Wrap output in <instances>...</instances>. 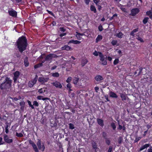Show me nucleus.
Segmentation results:
<instances>
[{
	"instance_id": "2f4dec72",
	"label": "nucleus",
	"mask_w": 152,
	"mask_h": 152,
	"mask_svg": "<svg viewBox=\"0 0 152 152\" xmlns=\"http://www.w3.org/2000/svg\"><path fill=\"white\" fill-rule=\"evenodd\" d=\"M27 102L29 106L30 107H31L32 109H34V107L33 105L31 104V102L30 101L28 100Z\"/></svg>"
},
{
	"instance_id": "de8ad7c7",
	"label": "nucleus",
	"mask_w": 152,
	"mask_h": 152,
	"mask_svg": "<svg viewBox=\"0 0 152 152\" xmlns=\"http://www.w3.org/2000/svg\"><path fill=\"white\" fill-rule=\"evenodd\" d=\"M15 54L18 58L20 56V55L18 52H17L15 53Z\"/></svg>"
},
{
	"instance_id": "f03ea898",
	"label": "nucleus",
	"mask_w": 152,
	"mask_h": 152,
	"mask_svg": "<svg viewBox=\"0 0 152 152\" xmlns=\"http://www.w3.org/2000/svg\"><path fill=\"white\" fill-rule=\"evenodd\" d=\"M12 80L8 77H6L4 83H2L0 86L1 90H8L11 87V86Z\"/></svg>"
},
{
	"instance_id": "4c0bfd02",
	"label": "nucleus",
	"mask_w": 152,
	"mask_h": 152,
	"mask_svg": "<svg viewBox=\"0 0 152 152\" xmlns=\"http://www.w3.org/2000/svg\"><path fill=\"white\" fill-rule=\"evenodd\" d=\"M92 145L93 148L95 149H96V148H97V145L95 142H94V143H92Z\"/></svg>"
},
{
	"instance_id": "69168bd1",
	"label": "nucleus",
	"mask_w": 152,
	"mask_h": 152,
	"mask_svg": "<svg viewBox=\"0 0 152 152\" xmlns=\"http://www.w3.org/2000/svg\"><path fill=\"white\" fill-rule=\"evenodd\" d=\"M40 93H42L43 92V89L42 88L40 89L38 91Z\"/></svg>"
},
{
	"instance_id": "9b49d317",
	"label": "nucleus",
	"mask_w": 152,
	"mask_h": 152,
	"mask_svg": "<svg viewBox=\"0 0 152 152\" xmlns=\"http://www.w3.org/2000/svg\"><path fill=\"white\" fill-rule=\"evenodd\" d=\"M49 79L47 77H39L38 79V81L42 83L47 82Z\"/></svg>"
},
{
	"instance_id": "052dcab7",
	"label": "nucleus",
	"mask_w": 152,
	"mask_h": 152,
	"mask_svg": "<svg viewBox=\"0 0 152 152\" xmlns=\"http://www.w3.org/2000/svg\"><path fill=\"white\" fill-rule=\"evenodd\" d=\"M77 34L76 36L78 35L79 37H80L81 36H82L83 35V34H80L78 32H76Z\"/></svg>"
},
{
	"instance_id": "f257e3e1",
	"label": "nucleus",
	"mask_w": 152,
	"mask_h": 152,
	"mask_svg": "<svg viewBox=\"0 0 152 152\" xmlns=\"http://www.w3.org/2000/svg\"><path fill=\"white\" fill-rule=\"evenodd\" d=\"M27 45L26 39V37L23 36L20 37L17 41V46L19 51L21 53L25 50Z\"/></svg>"
},
{
	"instance_id": "6e6d98bb",
	"label": "nucleus",
	"mask_w": 152,
	"mask_h": 152,
	"mask_svg": "<svg viewBox=\"0 0 152 152\" xmlns=\"http://www.w3.org/2000/svg\"><path fill=\"white\" fill-rule=\"evenodd\" d=\"M66 86L67 88H71L72 87L71 84L69 83L68 84H67Z\"/></svg>"
},
{
	"instance_id": "09e8293b",
	"label": "nucleus",
	"mask_w": 152,
	"mask_h": 152,
	"mask_svg": "<svg viewBox=\"0 0 152 152\" xmlns=\"http://www.w3.org/2000/svg\"><path fill=\"white\" fill-rule=\"evenodd\" d=\"M99 56L100 58H101L104 57V56L103 55L101 52H99Z\"/></svg>"
},
{
	"instance_id": "72a5a7b5",
	"label": "nucleus",
	"mask_w": 152,
	"mask_h": 152,
	"mask_svg": "<svg viewBox=\"0 0 152 152\" xmlns=\"http://www.w3.org/2000/svg\"><path fill=\"white\" fill-rule=\"evenodd\" d=\"M102 136L103 137L104 139H106L107 138V133L105 132H103L102 133Z\"/></svg>"
},
{
	"instance_id": "1a4fd4ad",
	"label": "nucleus",
	"mask_w": 152,
	"mask_h": 152,
	"mask_svg": "<svg viewBox=\"0 0 152 152\" xmlns=\"http://www.w3.org/2000/svg\"><path fill=\"white\" fill-rule=\"evenodd\" d=\"M76 76L75 77H74L73 79V83L75 85H77V84L79 85L80 86H81V83L80 84L79 82V78L77 76V77Z\"/></svg>"
},
{
	"instance_id": "a211bd4d",
	"label": "nucleus",
	"mask_w": 152,
	"mask_h": 152,
	"mask_svg": "<svg viewBox=\"0 0 152 152\" xmlns=\"http://www.w3.org/2000/svg\"><path fill=\"white\" fill-rule=\"evenodd\" d=\"M150 146V144H145L140 148V151H141L145 148H147L148 147H149Z\"/></svg>"
},
{
	"instance_id": "6e6552de",
	"label": "nucleus",
	"mask_w": 152,
	"mask_h": 152,
	"mask_svg": "<svg viewBox=\"0 0 152 152\" xmlns=\"http://www.w3.org/2000/svg\"><path fill=\"white\" fill-rule=\"evenodd\" d=\"M37 75H36V77L34 78V79L32 81H30L28 83V86L30 88L33 87L34 85L36 84L37 81Z\"/></svg>"
},
{
	"instance_id": "4d7b16f0",
	"label": "nucleus",
	"mask_w": 152,
	"mask_h": 152,
	"mask_svg": "<svg viewBox=\"0 0 152 152\" xmlns=\"http://www.w3.org/2000/svg\"><path fill=\"white\" fill-rule=\"evenodd\" d=\"M47 11L48 12V13H49V14H50L51 15H52L53 16H54V15L53 14V13L52 12H51L50 11H49L48 10H47Z\"/></svg>"
},
{
	"instance_id": "13d9d810",
	"label": "nucleus",
	"mask_w": 152,
	"mask_h": 152,
	"mask_svg": "<svg viewBox=\"0 0 152 152\" xmlns=\"http://www.w3.org/2000/svg\"><path fill=\"white\" fill-rule=\"evenodd\" d=\"M105 98L107 100V101L109 102L110 100L108 99V96L107 95H106L104 96Z\"/></svg>"
},
{
	"instance_id": "5fc2aeb1",
	"label": "nucleus",
	"mask_w": 152,
	"mask_h": 152,
	"mask_svg": "<svg viewBox=\"0 0 152 152\" xmlns=\"http://www.w3.org/2000/svg\"><path fill=\"white\" fill-rule=\"evenodd\" d=\"M2 138L1 137H0V145L3 144L4 143V142H2Z\"/></svg>"
},
{
	"instance_id": "4468645a",
	"label": "nucleus",
	"mask_w": 152,
	"mask_h": 152,
	"mask_svg": "<svg viewBox=\"0 0 152 152\" xmlns=\"http://www.w3.org/2000/svg\"><path fill=\"white\" fill-rule=\"evenodd\" d=\"M95 79L97 82H100L104 80V78L102 76L98 75H96L94 77Z\"/></svg>"
},
{
	"instance_id": "e433bc0d",
	"label": "nucleus",
	"mask_w": 152,
	"mask_h": 152,
	"mask_svg": "<svg viewBox=\"0 0 152 152\" xmlns=\"http://www.w3.org/2000/svg\"><path fill=\"white\" fill-rule=\"evenodd\" d=\"M111 126L114 130H115V129L116 126H115L114 123H112L111 124Z\"/></svg>"
},
{
	"instance_id": "e2e57ef3",
	"label": "nucleus",
	"mask_w": 152,
	"mask_h": 152,
	"mask_svg": "<svg viewBox=\"0 0 152 152\" xmlns=\"http://www.w3.org/2000/svg\"><path fill=\"white\" fill-rule=\"evenodd\" d=\"M93 1L96 5H97V3H98L99 1L98 0H93Z\"/></svg>"
},
{
	"instance_id": "a18cd8bd",
	"label": "nucleus",
	"mask_w": 152,
	"mask_h": 152,
	"mask_svg": "<svg viewBox=\"0 0 152 152\" xmlns=\"http://www.w3.org/2000/svg\"><path fill=\"white\" fill-rule=\"evenodd\" d=\"M123 140V138H122L120 137H119L118 139V143L119 144H121L122 142V141Z\"/></svg>"
},
{
	"instance_id": "423d86ee",
	"label": "nucleus",
	"mask_w": 152,
	"mask_h": 152,
	"mask_svg": "<svg viewBox=\"0 0 152 152\" xmlns=\"http://www.w3.org/2000/svg\"><path fill=\"white\" fill-rule=\"evenodd\" d=\"M29 144L31 145L35 152H39V150L38 149L37 145L32 140H29Z\"/></svg>"
},
{
	"instance_id": "f8f14e48",
	"label": "nucleus",
	"mask_w": 152,
	"mask_h": 152,
	"mask_svg": "<svg viewBox=\"0 0 152 152\" xmlns=\"http://www.w3.org/2000/svg\"><path fill=\"white\" fill-rule=\"evenodd\" d=\"M8 13L9 15L11 16L14 17H15L17 16V12L13 10H9L8 11Z\"/></svg>"
},
{
	"instance_id": "dca6fc26",
	"label": "nucleus",
	"mask_w": 152,
	"mask_h": 152,
	"mask_svg": "<svg viewBox=\"0 0 152 152\" xmlns=\"http://www.w3.org/2000/svg\"><path fill=\"white\" fill-rule=\"evenodd\" d=\"M97 121L98 124L101 126L103 127L104 125L103 123V121L100 118H97Z\"/></svg>"
},
{
	"instance_id": "c756f323",
	"label": "nucleus",
	"mask_w": 152,
	"mask_h": 152,
	"mask_svg": "<svg viewBox=\"0 0 152 152\" xmlns=\"http://www.w3.org/2000/svg\"><path fill=\"white\" fill-rule=\"evenodd\" d=\"M149 18L148 17H145L143 20L142 22L144 24H146L148 22Z\"/></svg>"
},
{
	"instance_id": "cd10ccee",
	"label": "nucleus",
	"mask_w": 152,
	"mask_h": 152,
	"mask_svg": "<svg viewBox=\"0 0 152 152\" xmlns=\"http://www.w3.org/2000/svg\"><path fill=\"white\" fill-rule=\"evenodd\" d=\"M123 35L122 33L120 32L117 34L116 36L119 38H121L122 37Z\"/></svg>"
},
{
	"instance_id": "c03bdc74",
	"label": "nucleus",
	"mask_w": 152,
	"mask_h": 152,
	"mask_svg": "<svg viewBox=\"0 0 152 152\" xmlns=\"http://www.w3.org/2000/svg\"><path fill=\"white\" fill-rule=\"evenodd\" d=\"M33 105L38 107L39 106V104L37 101H35L33 102Z\"/></svg>"
},
{
	"instance_id": "a19ab883",
	"label": "nucleus",
	"mask_w": 152,
	"mask_h": 152,
	"mask_svg": "<svg viewBox=\"0 0 152 152\" xmlns=\"http://www.w3.org/2000/svg\"><path fill=\"white\" fill-rule=\"evenodd\" d=\"M8 124H7L5 127V132L7 134H8L9 132V130L8 129Z\"/></svg>"
},
{
	"instance_id": "bb28decb",
	"label": "nucleus",
	"mask_w": 152,
	"mask_h": 152,
	"mask_svg": "<svg viewBox=\"0 0 152 152\" xmlns=\"http://www.w3.org/2000/svg\"><path fill=\"white\" fill-rule=\"evenodd\" d=\"M105 142L106 144L109 145L110 143V141L109 138H107L105 139Z\"/></svg>"
},
{
	"instance_id": "864d4df0",
	"label": "nucleus",
	"mask_w": 152,
	"mask_h": 152,
	"mask_svg": "<svg viewBox=\"0 0 152 152\" xmlns=\"http://www.w3.org/2000/svg\"><path fill=\"white\" fill-rule=\"evenodd\" d=\"M98 29L99 31H101L103 30V28L102 26H99L98 27Z\"/></svg>"
},
{
	"instance_id": "412c9836",
	"label": "nucleus",
	"mask_w": 152,
	"mask_h": 152,
	"mask_svg": "<svg viewBox=\"0 0 152 152\" xmlns=\"http://www.w3.org/2000/svg\"><path fill=\"white\" fill-rule=\"evenodd\" d=\"M20 105L21 106L20 109L22 110L23 111L25 107V102L24 101H22L20 103Z\"/></svg>"
},
{
	"instance_id": "0eeeda50",
	"label": "nucleus",
	"mask_w": 152,
	"mask_h": 152,
	"mask_svg": "<svg viewBox=\"0 0 152 152\" xmlns=\"http://www.w3.org/2000/svg\"><path fill=\"white\" fill-rule=\"evenodd\" d=\"M4 139L6 143L10 144L13 142V140L12 139H9L8 136L6 134H4L3 136Z\"/></svg>"
},
{
	"instance_id": "8fccbe9b",
	"label": "nucleus",
	"mask_w": 152,
	"mask_h": 152,
	"mask_svg": "<svg viewBox=\"0 0 152 152\" xmlns=\"http://www.w3.org/2000/svg\"><path fill=\"white\" fill-rule=\"evenodd\" d=\"M113 149V147L112 146H110L108 152H111Z\"/></svg>"
},
{
	"instance_id": "473e14b6",
	"label": "nucleus",
	"mask_w": 152,
	"mask_h": 152,
	"mask_svg": "<svg viewBox=\"0 0 152 152\" xmlns=\"http://www.w3.org/2000/svg\"><path fill=\"white\" fill-rule=\"evenodd\" d=\"M42 66V63L39 64H38L35 65L34 66L35 69H37L40 66Z\"/></svg>"
},
{
	"instance_id": "37998d69",
	"label": "nucleus",
	"mask_w": 152,
	"mask_h": 152,
	"mask_svg": "<svg viewBox=\"0 0 152 152\" xmlns=\"http://www.w3.org/2000/svg\"><path fill=\"white\" fill-rule=\"evenodd\" d=\"M119 60L118 59H115L113 62L114 64L115 65L118 63Z\"/></svg>"
},
{
	"instance_id": "774afa93",
	"label": "nucleus",
	"mask_w": 152,
	"mask_h": 152,
	"mask_svg": "<svg viewBox=\"0 0 152 152\" xmlns=\"http://www.w3.org/2000/svg\"><path fill=\"white\" fill-rule=\"evenodd\" d=\"M42 96H37V99L39 100L42 99Z\"/></svg>"
},
{
	"instance_id": "f3484780",
	"label": "nucleus",
	"mask_w": 152,
	"mask_h": 152,
	"mask_svg": "<svg viewBox=\"0 0 152 152\" xmlns=\"http://www.w3.org/2000/svg\"><path fill=\"white\" fill-rule=\"evenodd\" d=\"M109 94L110 96V97L115 98L118 97V96L116 94L112 91H110V92Z\"/></svg>"
},
{
	"instance_id": "7ed1b4c3",
	"label": "nucleus",
	"mask_w": 152,
	"mask_h": 152,
	"mask_svg": "<svg viewBox=\"0 0 152 152\" xmlns=\"http://www.w3.org/2000/svg\"><path fill=\"white\" fill-rule=\"evenodd\" d=\"M37 145L38 147V149L41 151L42 152L44 151L45 149V146L44 143H41L40 140L38 139V141L37 143Z\"/></svg>"
},
{
	"instance_id": "7c9ffc66",
	"label": "nucleus",
	"mask_w": 152,
	"mask_h": 152,
	"mask_svg": "<svg viewBox=\"0 0 152 152\" xmlns=\"http://www.w3.org/2000/svg\"><path fill=\"white\" fill-rule=\"evenodd\" d=\"M111 44L113 45H117V46H118V45H117V41L116 40H113L111 42Z\"/></svg>"
},
{
	"instance_id": "603ef678",
	"label": "nucleus",
	"mask_w": 152,
	"mask_h": 152,
	"mask_svg": "<svg viewBox=\"0 0 152 152\" xmlns=\"http://www.w3.org/2000/svg\"><path fill=\"white\" fill-rule=\"evenodd\" d=\"M59 30L60 31L63 32H64L66 30L63 27L60 28Z\"/></svg>"
},
{
	"instance_id": "3c124183",
	"label": "nucleus",
	"mask_w": 152,
	"mask_h": 152,
	"mask_svg": "<svg viewBox=\"0 0 152 152\" xmlns=\"http://www.w3.org/2000/svg\"><path fill=\"white\" fill-rule=\"evenodd\" d=\"M151 12L150 11H148L146 12V14L147 15L149 16V17L150 16V15H151Z\"/></svg>"
},
{
	"instance_id": "f704fd0d",
	"label": "nucleus",
	"mask_w": 152,
	"mask_h": 152,
	"mask_svg": "<svg viewBox=\"0 0 152 152\" xmlns=\"http://www.w3.org/2000/svg\"><path fill=\"white\" fill-rule=\"evenodd\" d=\"M142 67H140L139 68V70H137V71H139V72H138V74L137 75V76L139 75H140L141 73H142Z\"/></svg>"
},
{
	"instance_id": "a878e982",
	"label": "nucleus",
	"mask_w": 152,
	"mask_h": 152,
	"mask_svg": "<svg viewBox=\"0 0 152 152\" xmlns=\"http://www.w3.org/2000/svg\"><path fill=\"white\" fill-rule=\"evenodd\" d=\"M90 9L91 11H94V13H95L96 12V9L95 7L93 5L91 6L90 7Z\"/></svg>"
},
{
	"instance_id": "58836bf2",
	"label": "nucleus",
	"mask_w": 152,
	"mask_h": 152,
	"mask_svg": "<svg viewBox=\"0 0 152 152\" xmlns=\"http://www.w3.org/2000/svg\"><path fill=\"white\" fill-rule=\"evenodd\" d=\"M137 39L138 40L140 41L141 42H144V41H143V39L140 37L139 36H138L137 38Z\"/></svg>"
},
{
	"instance_id": "393cba45",
	"label": "nucleus",
	"mask_w": 152,
	"mask_h": 152,
	"mask_svg": "<svg viewBox=\"0 0 152 152\" xmlns=\"http://www.w3.org/2000/svg\"><path fill=\"white\" fill-rule=\"evenodd\" d=\"M28 61L27 58L26 57L25 58L24 61L25 65L26 67L28 66L29 63Z\"/></svg>"
},
{
	"instance_id": "b1692460",
	"label": "nucleus",
	"mask_w": 152,
	"mask_h": 152,
	"mask_svg": "<svg viewBox=\"0 0 152 152\" xmlns=\"http://www.w3.org/2000/svg\"><path fill=\"white\" fill-rule=\"evenodd\" d=\"M102 36L100 35H99L96 39V42H98L99 41L102 39Z\"/></svg>"
},
{
	"instance_id": "ea45409f",
	"label": "nucleus",
	"mask_w": 152,
	"mask_h": 152,
	"mask_svg": "<svg viewBox=\"0 0 152 152\" xmlns=\"http://www.w3.org/2000/svg\"><path fill=\"white\" fill-rule=\"evenodd\" d=\"M72 80V77H69L67 78V79L66 80V82L67 83H69Z\"/></svg>"
},
{
	"instance_id": "ddd939ff",
	"label": "nucleus",
	"mask_w": 152,
	"mask_h": 152,
	"mask_svg": "<svg viewBox=\"0 0 152 152\" xmlns=\"http://www.w3.org/2000/svg\"><path fill=\"white\" fill-rule=\"evenodd\" d=\"M51 84L57 88H62V86L61 84L58 82L55 81V82L51 83Z\"/></svg>"
},
{
	"instance_id": "2eb2a0df",
	"label": "nucleus",
	"mask_w": 152,
	"mask_h": 152,
	"mask_svg": "<svg viewBox=\"0 0 152 152\" xmlns=\"http://www.w3.org/2000/svg\"><path fill=\"white\" fill-rule=\"evenodd\" d=\"M106 58L107 56L100 58V60L102 61L101 64L103 65H105L107 64Z\"/></svg>"
},
{
	"instance_id": "39448f33",
	"label": "nucleus",
	"mask_w": 152,
	"mask_h": 152,
	"mask_svg": "<svg viewBox=\"0 0 152 152\" xmlns=\"http://www.w3.org/2000/svg\"><path fill=\"white\" fill-rule=\"evenodd\" d=\"M140 12V10L139 8H136L133 9L131 10V13L130 15L132 16H134Z\"/></svg>"
},
{
	"instance_id": "9d476101",
	"label": "nucleus",
	"mask_w": 152,
	"mask_h": 152,
	"mask_svg": "<svg viewBox=\"0 0 152 152\" xmlns=\"http://www.w3.org/2000/svg\"><path fill=\"white\" fill-rule=\"evenodd\" d=\"M20 75V72L18 71H16L14 73L13 80L14 82H16Z\"/></svg>"
},
{
	"instance_id": "bf43d9fd",
	"label": "nucleus",
	"mask_w": 152,
	"mask_h": 152,
	"mask_svg": "<svg viewBox=\"0 0 152 152\" xmlns=\"http://www.w3.org/2000/svg\"><path fill=\"white\" fill-rule=\"evenodd\" d=\"M98 7V10L100 11L102 8V7L101 6L99 5L97 3V5H96Z\"/></svg>"
},
{
	"instance_id": "5701e85b",
	"label": "nucleus",
	"mask_w": 152,
	"mask_h": 152,
	"mask_svg": "<svg viewBox=\"0 0 152 152\" xmlns=\"http://www.w3.org/2000/svg\"><path fill=\"white\" fill-rule=\"evenodd\" d=\"M88 62V61L86 59H85L82 60L81 63V65L82 66H84Z\"/></svg>"
},
{
	"instance_id": "338daca9",
	"label": "nucleus",
	"mask_w": 152,
	"mask_h": 152,
	"mask_svg": "<svg viewBox=\"0 0 152 152\" xmlns=\"http://www.w3.org/2000/svg\"><path fill=\"white\" fill-rule=\"evenodd\" d=\"M122 128V126L121 125L119 124L118 127V129L119 130H121Z\"/></svg>"
},
{
	"instance_id": "79ce46f5",
	"label": "nucleus",
	"mask_w": 152,
	"mask_h": 152,
	"mask_svg": "<svg viewBox=\"0 0 152 152\" xmlns=\"http://www.w3.org/2000/svg\"><path fill=\"white\" fill-rule=\"evenodd\" d=\"M16 136L19 137H22L23 136V134L22 133H18V132L16 133Z\"/></svg>"
},
{
	"instance_id": "49530a36",
	"label": "nucleus",
	"mask_w": 152,
	"mask_h": 152,
	"mask_svg": "<svg viewBox=\"0 0 152 152\" xmlns=\"http://www.w3.org/2000/svg\"><path fill=\"white\" fill-rule=\"evenodd\" d=\"M9 98L10 99H12V100L13 101H17L18 100V99L17 97H12L10 96L9 97Z\"/></svg>"
},
{
	"instance_id": "6ab92c4d",
	"label": "nucleus",
	"mask_w": 152,
	"mask_h": 152,
	"mask_svg": "<svg viewBox=\"0 0 152 152\" xmlns=\"http://www.w3.org/2000/svg\"><path fill=\"white\" fill-rule=\"evenodd\" d=\"M62 50H70L72 49L68 45H66L61 48Z\"/></svg>"
},
{
	"instance_id": "20e7f679",
	"label": "nucleus",
	"mask_w": 152,
	"mask_h": 152,
	"mask_svg": "<svg viewBox=\"0 0 152 152\" xmlns=\"http://www.w3.org/2000/svg\"><path fill=\"white\" fill-rule=\"evenodd\" d=\"M57 57V56L56 55L50 53L47 56L45 59L47 61H50L53 58H56Z\"/></svg>"
},
{
	"instance_id": "aec40b11",
	"label": "nucleus",
	"mask_w": 152,
	"mask_h": 152,
	"mask_svg": "<svg viewBox=\"0 0 152 152\" xmlns=\"http://www.w3.org/2000/svg\"><path fill=\"white\" fill-rule=\"evenodd\" d=\"M80 42L78 41L77 40H70L69 42H68V44H69L70 43H72L74 44H80Z\"/></svg>"
},
{
	"instance_id": "c9c22d12",
	"label": "nucleus",
	"mask_w": 152,
	"mask_h": 152,
	"mask_svg": "<svg viewBox=\"0 0 152 152\" xmlns=\"http://www.w3.org/2000/svg\"><path fill=\"white\" fill-rule=\"evenodd\" d=\"M69 128L70 129H73L75 128L74 125L72 123L69 124Z\"/></svg>"
},
{
	"instance_id": "0e129e2a",
	"label": "nucleus",
	"mask_w": 152,
	"mask_h": 152,
	"mask_svg": "<svg viewBox=\"0 0 152 152\" xmlns=\"http://www.w3.org/2000/svg\"><path fill=\"white\" fill-rule=\"evenodd\" d=\"M152 147L151 146V148H150L148 149L147 150L148 152H152Z\"/></svg>"
},
{
	"instance_id": "c85d7f7f",
	"label": "nucleus",
	"mask_w": 152,
	"mask_h": 152,
	"mask_svg": "<svg viewBox=\"0 0 152 152\" xmlns=\"http://www.w3.org/2000/svg\"><path fill=\"white\" fill-rule=\"evenodd\" d=\"M59 74L58 72H55L52 73V76L55 77H58L59 76Z\"/></svg>"
},
{
	"instance_id": "4be33fe9",
	"label": "nucleus",
	"mask_w": 152,
	"mask_h": 152,
	"mask_svg": "<svg viewBox=\"0 0 152 152\" xmlns=\"http://www.w3.org/2000/svg\"><path fill=\"white\" fill-rule=\"evenodd\" d=\"M120 95L121 98V99L122 101H124L126 100L127 96L126 95L122 93H120Z\"/></svg>"
},
{
	"instance_id": "680f3d73",
	"label": "nucleus",
	"mask_w": 152,
	"mask_h": 152,
	"mask_svg": "<svg viewBox=\"0 0 152 152\" xmlns=\"http://www.w3.org/2000/svg\"><path fill=\"white\" fill-rule=\"evenodd\" d=\"M93 54L95 56H97L98 55V52L95 51L93 53Z\"/></svg>"
}]
</instances>
